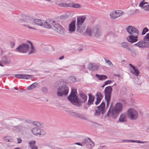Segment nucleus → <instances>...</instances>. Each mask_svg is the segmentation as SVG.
Here are the masks:
<instances>
[{
    "label": "nucleus",
    "mask_w": 149,
    "mask_h": 149,
    "mask_svg": "<svg viewBox=\"0 0 149 149\" xmlns=\"http://www.w3.org/2000/svg\"><path fill=\"white\" fill-rule=\"evenodd\" d=\"M129 66H131L132 67V68H133V67H134L133 65H132V64H129Z\"/></svg>",
    "instance_id": "53"
},
{
    "label": "nucleus",
    "mask_w": 149,
    "mask_h": 149,
    "mask_svg": "<svg viewBox=\"0 0 149 149\" xmlns=\"http://www.w3.org/2000/svg\"><path fill=\"white\" fill-rule=\"evenodd\" d=\"M64 58V56H61L59 58V59L61 60L63 59Z\"/></svg>",
    "instance_id": "51"
},
{
    "label": "nucleus",
    "mask_w": 149,
    "mask_h": 149,
    "mask_svg": "<svg viewBox=\"0 0 149 149\" xmlns=\"http://www.w3.org/2000/svg\"><path fill=\"white\" fill-rule=\"evenodd\" d=\"M17 140L18 141L17 143H21L22 141V140L19 138H17Z\"/></svg>",
    "instance_id": "48"
},
{
    "label": "nucleus",
    "mask_w": 149,
    "mask_h": 149,
    "mask_svg": "<svg viewBox=\"0 0 149 149\" xmlns=\"http://www.w3.org/2000/svg\"><path fill=\"white\" fill-rule=\"evenodd\" d=\"M126 30L130 35L127 38V41L131 43L136 42L138 40L137 38L139 34V30L136 28L131 26L127 27Z\"/></svg>",
    "instance_id": "2"
},
{
    "label": "nucleus",
    "mask_w": 149,
    "mask_h": 149,
    "mask_svg": "<svg viewBox=\"0 0 149 149\" xmlns=\"http://www.w3.org/2000/svg\"><path fill=\"white\" fill-rule=\"evenodd\" d=\"M106 85H105V84L104 83V84L102 85V86H101V87L102 88H103L104 87V86H105Z\"/></svg>",
    "instance_id": "57"
},
{
    "label": "nucleus",
    "mask_w": 149,
    "mask_h": 149,
    "mask_svg": "<svg viewBox=\"0 0 149 149\" xmlns=\"http://www.w3.org/2000/svg\"><path fill=\"white\" fill-rule=\"evenodd\" d=\"M15 77L19 79H32L34 78L33 75L29 74H17Z\"/></svg>",
    "instance_id": "13"
},
{
    "label": "nucleus",
    "mask_w": 149,
    "mask_h": 149,
    "mask_svg": "<svg viewBox=\"0 0 149 149\" xmlns=\"http://www.w3.org/2000/svg\"><path fill=\"white\" fill-rule=\"evenodd\" d=\"M111 81L110 80H107V81H106L104 82V83L105 84V85H107L108 84H110L111 83Z\"/></svg>",
    "instance_id": "46"
},
{
    "label": "nucleus",
    "mask_w": 149,
    "mask_h": 149,
    "mask_svg": "<svg viewBox=\"0 0 149 149\" xmlns=\"http://www.w3.org/2000/svg\"><path fill=\"white\" fill-rule=\"evenodd\" d=\"M42 91L44 93H46L48 91V88L47 87L44 86L41 88Z\"/></svg>",
    "instance_id": "42"
},
{
    "label": "nucleus",
    "mask_w": 149,
    "mask_h": 149,
    "mask_svg": "<svg viewBox=\"0 0 149 149\" xmlns=\"http://www.w3.org/2000/svg\"><path fill=\"white\" fill-rule=\"evenodd\" d=\"M114 75L117 76L118 77H120V76L119 74H114Z\"/></svg>",
    "instance_id": "56"
},
{
    "label": "nucleus",
    "mask_w": 149,
    "mask_h": 149,
    "mask_svg": "<svg viewBox=\"0 0 149 149\" xmlns=\"http://www.w3.org/2000/svg\"><path fill=\"white\" fill-rule=\"evenodd\" d=\"M119 120L120 122H124L126 121V115L125 113H122L120 116Z\"/></svg>",
    "instance_id": "28"
},
{
    "label": "nucleus",
    "mask_w": 149,
    "mask_h": 149,
    "mask_svg": "<svg viewBox=\"0 0 149 149\" xmlns=\"http://www.w3.org/2000/svg\"><path fill=\"white\" fill-rule=\"evenodd\" d=\"M112 88L111 86H108L105 88L104 90L105 99L107 102V107L109 105L111 94Z\"/></svg>",
    "instance_id": "7"
},
{
    "label": "nucleus",
    "mask_w": 149,
    "mask_h": 149,
    "mask_svg": "<svg viewBox=\"0 0 149 149\" xmlns=\"http://www.w3.org/2000/svg\"><path fill=\"white\" fill-rule=\"evenodd\" d=\"M31 132L33 134L36 135H43L44 134V132L42 130L37 127L33 128L31 130Z\"/></svg>",
    "instance_id": "16"
},
{
    "label": "nucleus",
    "mask_w": 149,
    "mask_h": 149,
    "mask_svg": "<svg viewBox=\"0 0 149 149\" xmlns=\"http://www.w3.org/2000/svg\"><path fill=\"white\" fill-rule=\"evenodd\" d=\"M59 1L61 2L67 3L70 0H59Z\"/></svg>",
    "instance_id": "49"
},
{
    "label": "nucleus",
    "mask_w": 149,
    "mask_h": 149,
    "mask_svg": "<svg viewBox=\"0 0 149 149\" xmlns=\"http://www.w3.org/2000/svg\"><path fill=\"white\" fill-rule=\"evenodd\" d=\"M92 36L95 38L99 37L101 34L100 30L97 27L94 26L92 28Z\"/></svg>",
    "instance_id": "11"
},
{
    "label": "nucleus",
    "mask_w": 149,
    "mask_h": 149,
    "mask_svg": "<svg viewBox=\"0 0 149 149\" xmlns=\"http://www.w3.org/2000/svg\"><path fill=\"white\" fill-rule=\"evenodd\" d=\"M3 128L0 127V131H1L3 130Z\"/></svg>",
    "instance_id": "60"
},
{
    "label": "nucleus",
    "mask_w": 149,
    "mask_h": 149,
    "mask_svg": "<svg viewBox=\"0 0 149 149\" xmlns=\"http://www.w3.org/2000/svg\"><path fill=\"white\" fill-rule=\"evenodd\" d=\"M29 45H31V51L29 53V54H33L36 52V50L33 47L32 43L30 41H29Z\"/></svg>",
    "instance_id": "35"
},
{
    "label": "nucleus",
    "mask_w": 149,
    "mask_h": 149,
    "mask_svg": "<svg viewBox=\"0 0 149 149\" xmlns=\"http://www.w3.org/2000/svg\"><path fill=\"white\" fill-rule=\"evenodd\" d=\"M81 5L78 3H70L69 7L76 8H79L81 7Z\"/></svg>",
    "instance_id": "33"
},
{
    "label": "nucleus",
    "mask_w": 149,
    "mask_h": 149,
    "mask_svg": "<svg viewBox=\"0 0 149 149\" xmlns=\"http://www.w3.org/2000/svg\"><path fill=\"white\" fill-rule=\"evenodd\" d=\"M130 70L132 74L136 76L138 75L139 74V70L135 67H133V68L130 69Z\"/></svg>",
    "instance_id": "30"
},
{
    "label": "nucleus",
    "mask_w": 149,
    "mask_h": 149,
    "mask_svg": "<svg viewBox=\"0 0 149 149\" xmlns=\"http://www.w3.org/2000/svg\"><path fill=\"white\" fill-rule=\"evenodd\" d=\"M14 149H21L20 148L17 147L15 148Z\"/></svg>",
    "instance_id": "58"
},
{
    "label": "nucleus",
    "mask_w": 149,
    "mask_h": 149,
    "mask_svg": "<svg viewBox=\"0 0 149 149\" xmlns=\"http://www.w3.org/2000/svg\"><path fill=\"white\" fill-rule=\"evenodd\" d=\"M28 27H29V28L30 29H35L34 28L31 27V26H28Z\"/></svg>",
    "instance_id": "55"
},
{
    "label": "nucleus",
    "mask_w": 149,
    "mask_h": 149,
    "mask_svg": "<svg viewBox=\"0 0 149 149\" xmlns=\"http://www.w3.org/2000/svg\"><path fill=\"white\" fill-rule=\"evenodd\" d=\"M107 36H112L114 35V31L111 29H109L106 31Z\"/></svg>",
    "instance_id": "36"
},
{
    "label": "nucleus",
    "mask_w": 149,
    "mask_h": 149,
    "mask_svg": "<svg viewBox=\"0 0 149 149\" xmlns=\"http://www.w3.org/2000/svg\"><path fill=\"white\" fill-rule=\"evenodd\" d=\"M29 46L26 44H22L16 48V50L21 53L26 52L29 50Z\"/></svg>",
    "instance_id": "10"
},
{
    "label": "nucleus",
    "mask_w": 149,
    "mask_h": 149,
    "mask_svg": "<svg viewBox=\"0 0 149 149\" xmlns=\"http://www.w3.org/2000/svg\"><path fill=\"white\" fill-rule=\"evenodd\" d=\"M70 113V114L72 116H75L80 118L83 119H86V117L83 115L79 113L76 112L72 111H71Z\"/></svg>",
    "instance_id": "20"
},
{
    "label": "nucleus",
    "mask_w": 149,
    "mask_h": 149,
    "mask_svg": "<svg viewBox=\"0 0 149 149\" xmlns=\"http://www.w3.org/2000/svg\"><path fill=\"white\" fill-rule=\"evenodd\" d=\"M128 117L131 120H135L138 116V114L136 110L133 108H129L127 111Z\"/></svg>",
    "instance_id": "8"
},
{
    "label": "nucleus",
    "mask_w": 149,
    "mask_h": 149,
    "mask_svg": "<svg viewBox=\"0 0 149 149\" xmlns=\"http://www.w3.org/2000/svg\"><path fill=\"white\" fill-rule=\"evenodd\" d=\"M144 1H142L139 5V6L143 8L146 10L149 11V5H145Z\"/></svg>",
    "instance_id": "24"
},
{
    "label": "nucleus",
    "mask_w": 149,
    "mask_h": 149,
    "mask_svg": "<svg viewBox=\"0 0 149 149\" xmlns=\"http://www.w3.org/2000/svg\"><path fill=\"white\" fill-rule=\"evenodd\" d=\"M89 99L88 102V105H90L93 104L94 101L95 97L93 95H92L91 94H88Z\"/></svg>",
    "instance_id": "25"
},
{
    "label": "nucleus",
    "mask_w": 149,
    "mask_h": 149,
    "mask_svg": "<svg viewBox=\"0 0 149 149\" xmlns=\"http://www.w3.org/2000/svg\"><path fill=\"white\" fill-rule=\"evenodd\" d=\"M86 19L85 16H80L77 17V25L81 26Z\"/></svg>",
    "instance_id": "18"
},
{
    "label": "nucleus",
    "mask_w": 149,
    "mask_h": 149,
    "mask_svg": "<svg viewBox=\"0 0 149 149\" xmlns=\"http://www.w3.org/2000/svg\"><path fill=\"white\" fill-rule=\"evenodd\" d=\"M92 29H91V28L90 27H88L85 32L84 33V34L86 35H87L88 36H92Z\"/></svg>",
    "instance_id": "26"
},
{
    "label": "nucleus",
    "mask_w": 149,
    "mask_h": 149,
    "mask_svg": "<svg viewBox=\"0 0 149 149\" xmlns=\"http://www.w3.org/2000/svg\"><path fill=\"white\" fill-rule=\"evenodd\" d=\"M11 45L12 47H13L15 45V44L13 42L11 43Z\"/></svg>",
    "instance_id": "54"
},
{
    "label": "nucleus",
    "mask_w": 149,
    "mask_h": 149,
    "mask_svg": "<svg viewBox=\"0 0 149 149\" xmlns=\"http://www.w3.org/2000/svg\"><path fill=\"white\" fill-rule=\"evenodd\" d=\"M97 97L96 101L95 102V104L97 105L99 104L103 98V96L101 93L100 92H97L96 94Z\"/></svg>",
    "instance_id": "21"
},
{
    "label": "nucleus",
    "mask_w": 149,
    "mask_h": 149,
    "mask_svg": "<svg viewBox=\"0 0 149 149\" xmlns=\"http://www.w3.org/2000/svg\"><path fill=\"white\" fill-rule=\"evenodd\" d=\"M53 29L55 31L59 33H62L63 32V27L59 24L56 23L55 21L53 24Z\"/></svg>",
    "instance_id": "12"
},
{
    "label": "nucleus",
    "mask_w": 149,
    "mask_h": 149,
    "mask_svg": "<svg viewBox=\"0 0 149 149\" xmlns=\"http://www.w3.org/2000/svg\"><path fill=\"white\" fill-rule=\"evenodd\" d=\"M146 132L147 133H149V127L146 130Z\"/></svg>",
    "instance_id": "52"
},
{
    "label": "nucleus",
    "mask_w": 149,
    "mask_h": 149,
    "mask_svg": "<svg viewBox=\"0 0 149 149\" xmlns=\"http://www.w3.org/2000/svg\"><path fill=\"white\" fill-rule=\"evenodd\" d=\"M11 129L13 131H15L17 132H19L21 131V125H18L15 126H11Z\"/></svg>",
    "instance_id": "29"
},
{
    "label": "nucleus",
    "mask_w": 149,
    "mask_h": 149,
    "mask_svg": "<svg viewBox=\"0 0 149 149\" xmlns=\"http://www.w3.org/2000/svg\"><path fill=\"white\" fill-rule=\"evenodd\" d=\"M70 82L71 83L75 82L76 81V79L73 77H71L69 78Z\"/></svg>",
    "instance_id": "39"
},
{
    "label": "nucleus",
    "mask_w": 149,
    "mask_h": 149,
    "mask_svg": "<svg viewBox=\"0 0 149 149\" xmlns=\"http://www.w3.org/2000/svg\"><path fill=\"white\" fill-rule=\"evenodd\" d=\"M28 23H33V22L36 24L38 25L39 26H42L43 25V22L40 19H35L34 21L33 20H28L27 21Z\"/></svg>",
    "instance_id": "23"
},
{
    "label": "nucleus",
    "mask_w": 149,
    "mask_h": 149,
    "mask_svg": "<svg viewBox=\"0 0 149 149\" xmlns=\"http://www.w3.org/2000/svg\"><path fill=\"white\" fill-rule=\"evenodd\" d=\"M127 50L130 52L131 54L133 57H135L136 56V54L134 50L132 49L130 47L127 48Z\"/></svg>",
    "instance_id": "37"
},
{
    "label": "nucleus",
    "mask_w": 149,
    "mask_h": 149,
    "mask_svg": "<svg viewBox=\"0 0 149 149\" xmlns=\"http://www.w3.org/2000/svg\"><path fill=\"white\" fill-rule=\"evenodd\" d=\"M33 124L38 127H40L41 125L40 122L37 121H35L33 122Z\"/></svg>",
    "instance_id": "45"
},
{
    "label": "nucleus",
    "mask_w": 149,
    "mask_h": 149,
    "mask_svg": "<svg viewBox=\"0 0 149 149\" xmlns=\"http://www.w3.org/2000/svg\"><path fill=\"white\" fill-rule=\"evenodd\" d=\"M38 86V83L35 82L27 87V89L29 90H33Z\"/></svg>",
    "instance_id": "27"
},
{
    "label": "nucleus",
    "mask_w": 149,
    "mask_h": 149,
    "mask_svg": "<svg viewBox=\"0 0 149 149\" xmlns=\"http://www.w3.org/2000/svg\"><path fill=\"white\" fill-rule=\"evenodd\" d=\"M58 5L59 6L61 7L67 8L69 7L70 3H66L64 2H61L58 3Z\"/></svg>",
    "instance_id": "34"
},
{
    "label": "nucleus",
    "mask_w": 149,
    "mask_h": 149,
    "mask_svg": "<svg viewBox=\"0 0 149 149\" xmlns=\"http://www.w3.org/2000/svg\"><path fill=\"white\" fill-rule=\"evenodd\" d=\"M121 11H113L110 13V16L112 19H114L120 16L122 14Z\"/></svg>",
    "instance_id": "14"
},
{
    "label": "nucleus",
    "mask_w": 149,
    "mask_h": 149,
    "mask_svg": "<svg viewBox=\"0 0 149 149\" xmlns=\"http://www.w3.org/2000/svg\"><path fill=\"white\" fill-rule=\"evenodd\" d=\"M99 66L95 63H90L88 65V68L90 70H98Z\"/></svg>",
    "instance_id": "19"
},
{
    "label": "nucleus",
    "mask_w": 149,
    "mask_h": 149,
    "mask_svg": "<svg viewBox=\"0 0 149 149\" xmlns=\"http://www.w3.org/2000/svg\"><path fill=\"white\" fill-rule=\"evenodd\" d=\"M21 131H22L27 129L28 126L27 125H21Z\"/></svg>",
    "instance_id": "40"
},
{
    "label": "nucleus",
    "mask_w": 149,
    "mask_h": 149,
    "mask_svg": "<svg viewBox=\"0 0 149 149\" xmlns=\"http://www.w3.org/2000/svg\"><path fill=\"white\" fill-rule=\"evenodd\" d=\"M0 65L1 66H2V65H1V64H0Z\"/></svg>",
    "instance_id": "63"
},
{
    "label": "nucleus",
    "mask_w": 149,
    "mask_h": 149,
    "mask_svg": "<svg viewBox=\"0 0 149 149\" xmlns=\"http://www.w3.org/2000/svg\"><path fill=\"white\" fill-rule=\"evenodd\" d=\"M97 109L95 110V115L99 116L101 113H104L105 111V104L104 102H102L100 105L97 107Z\"/></svg>",
    "instance_id": "9"
},
{
    "label": "nucleus",
    "mask_w": 149,
    "mask_h": 149,
    "mask_svg": "<svg viewBox=\"0 0 149 149\" xmlns=\"http://www.w3.org/2000/svg\"><path fill=\"white\" fill-rule=\"evenodd\" d=\"M122 46L125 48H126L127 49V48L128 47V44L126 42H123L121 44Z\"/></svg>",
    "instance_id": "38"
},
{
    "label": "nucleus",
    "mask_w": 149,
    "mask_h": 149,
    "mask_svg": "<svg viewBox=\"0 0 149 149\" xmlns=\"http://www.w3.org/2000/svg\"><path fill=\"white\" fill-rule=\"evenodd\" d=\"M74 144L81 146L85 145L87 148L89 149L92 148L94 146L93 142L88 137L86 138L82 143L77 142L75 143Z\"/></svg>",
    "instance_id": "5"
},
{
    "label": "nucleus",
    "mask_w": 149,
    "mask_h": 149,
    "mask_svg": "<svg viewBox=\"0 0 149 149\" xmlns=\"http://www.w3.org/2000/svg\"><path fill=\"white\" fill-rule=\"evenodd\" d=\"M134 45L140 48L149 47V33L147 34L143 40L140 41Z\"/></svg>",
    "instance_id": "4"
},
{
    "label": "nucleus",
    "mask_w": 149,
    "mask_h": 149,
    "mask_svg": "<svg viewBox=\"0 0 149 149\" xmlns=\"http://www.w3.org/2000/svg\"><path fill=\"white\" fill-rule=\"evenodd\" d=\"M68 88L65 85H63L60 86L58 88L57 95L58 97H62L66 95L68 93Z\"/></svg>",
    "instance_id": "6"
},
{
    "label": "nucleus",
    "mask_w": 149,
    "mask_h": 149,
    "mask_svg": "<svg viewBox=\"0 0 149 149\" xmlns=\"http://www.w3.org/2000/svg\"><path fill=\"white\" fill-rule=\"evenodd\" d=\"M76 94V90L75 89H72L71 92L68 97V99L72 104L79 106L86 101L87 97L84 93L81 92L79 94L80 99L77 98Z\"/></svg>",
    "instance_id": "1"
},
{
    "label": "nucleus",
    "mask_w": 149,
    "mask_h": 149,
    "mask_svg": "<svg viewBox=\"0 0 149 149\" xmlns=\"http://www.w3.org/2000/svg\"><path fill=\"white\" fill-rule=\"evenodd\" d=\"M85 27L82 26V25L81 26H77V30L78 32L81 33L85 30Z\"/></svg>",
    "instance_id": "32"
},
{
    "label": "nucleus",
    "mask_w": 149,
    "mask_h": 149,
    "mask_svg": "<svg viewBox=\"0 0 149 149\" xmlns=\"http://www.w3.org/2000/svg\"><path fill=\"white\" fill-rule=\"evenodd\" d=\"M148 29L147 28H145L143 29V31L142 33V35H144L146 32L148 31Z\"/></svg>",
    "instance_id": "44"
},
{
    "label": "nucleus",
    "mask_w": 149,
    "mask_h": 149,
    "mask_svg": "<svg viewBox=\"0 0 149 149\" xmlns=\"http://www.w3.org/2000/svg\"><path fill=\"white\" fill-rule=\"evenodd\" d=\"M82 66L83 68L84 69V68H85V65H82Z\"/></svg>",
    "instance_id": "59"
},
{
    "label": "nucleus",
    "mask_w": 149,
    "mask_h": 149,
    "mask_svg": "<svg viewBox=\"0 0 149 149\" xmlns=\"http://www.w3.org/2000/svg\"><path fill=\"white\" fill-rule=\"evenodd\" d=\"M46 1H51V0H45Z\"/></svg>",
    "instance_id": "62"
},
{
    "label": "nucleus",
    "mask_w": 149,
    "mask_h": 149,
    "mask_svg": "<svg viewBox=\"0 0 149 149\" xmlns=\"http://www.w3.org/2000/svg\"><path fill=\"white\" fill-rule=\"evenodd\" d=\"M14 89H15V90H18V89L16 87H15L14 88Z\"/></svg>",
    "instance_id": "61"
},
{
    "label": "nucleus",
    "mask_w": 149,
    "mask_h": 149,
    "mask_svg": "<svg viewBox=\"0 0 149 149\" xmlns=\"http://www.w3.org/2000/svg\"><path fill=\"white\" fill-rule=\"evenodd\" d=\"M111 105L110 106L107 113V115L111 113L113 118H116L118 116L120 113L121 112L123 106L121 103L119 102L117 103L115 106L112 108L111 111L110 108Z\"/></svg>",
    "instance_id": "3"
},
{
    "label": "nucleus",
    "mask_w": 149,
    "mask_h": 149,
    "mask_svg": "<svg viewBox=\"0 0 149 149\" xmlns=\"http://www.w3.org/2000/svg\"><path fill=\"white\" fill-rule=\"evenodd\" d=\"M31 149H37L38 147L36 145H34L33 146H32L31 147H30Z\"/></svg>",
    "instance_id": "47"
},
{
    "label": "nucleus",
    "mask_w": 149,
    "mask_h": 149,
    "mask_svg": "<svg viewBox=\"0 0 149 149\" xmlns=\"http://www.w3.org/2000/svg\"><path fill=\"white\" fill-rule=\"evenodd\" d=\"M36 141H34L31 140L29 141V144L30 147H31L32 146L35 145L34 144L35 143Z\"/></svg>",
    "instance_id": "43"
},
{
    "label": "nucleus",
    "mask_w": 149,
    "mask_h": 149,
    "mask_svg": "<svg viewBox=\"0 0 149 149\" xmlns=\"http://www.w3.org/2000/svg\"><path fill=\"white\" fill-rule=\"evenodd\" d=\"M54 21L51 19H47L43 24V26L47 28L50 29L51 28L52 26H53V24Z\"/></svg>",
    "instance_id": "15"
},
{
    "label": "nucleus",
    "mask_w": 149,
    "mask_h": 149,
    "mask_svg": "<svg viewBox=\"0 0 149 149\" xmlns=\"http://www.w3.org/2000/svg\"><path fill=\"white\" fill-rule=\"evenodd\" d=\"M75 21H72L69 24L68 27V30L70 33H72L75 30Z\"/></svg>",
    "instance_id": "17"
},
{
    "label": "nucleus",
    "mask_w": 149,
    "mask_h": 149,
    "mask_svg": "<svg viewBox=\"0 0 149 149\" xmlns=\"http://www.w3.org/2000/svg\"><path fill=\"white\" fill-rule=\"evenodd\" d=\"M123 142H132V143H144L147 142L146 141H141L140 140H129V139H125L123 140L122 141Z\"/></svg>",
    "instance_id": "22"
},
{
    "label": "nucleus",
    "mask_w": 149,
    "mask_h": 149,
    "mask_svg": "<svg viewBox=\"0 0 149 149\" xmlns=\"http://www.w3.org/2000/svg\"><path fill=\"white\" fill-rule=\"evenodd\" d=\"M4 140L6 141L7 142H9V141L10 140H9V138L8 137H6L4 138Z\"/></svg>",
    "instance_id": "50"
},
{
    "label": "nucleus",
    "mask_w": 149,
    "mask_h": 149,
    "mask_svg": "<svg viewBox=\"0 0 149 149\" xmlns=\"http://www.w3.org/2000/svg\"><path fill=\"white\" fill-rule=\"evenodd\" d=\"M96 77H97L98 79L100 80H105L107 78V77L106 75H99L96 74Z\"/></svg>",
    "instance_id": "31"
},
{
    "label": "nucleus",
    "mask_w": 149,
    "mask_h": 149,
    "mask_svg": "<svg viewBox=\"0 0 149 149\" xmlns=\"http://www.w3.org/2000/svg\"><path fill=\"white\" fill-rule=\"evenodd\" d=\"M105 61L107 63L110 67H113V65L111 63V62L109 60H107L106 59H105Z\"/></svg>",
    "instance_id": "41"
}]
</instances>
